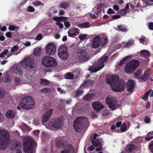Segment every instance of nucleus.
Listing matches in <instances>:
<instances>
[{
	"label": "nucleus",
	"mask_w": 153,
	"mask_h": 153,
	"mask_svg": "<svg viewBox=\"0 0 153 153\" xmlns=\"http://www.w3.org/2000/svg\"><path fill=\"white\" fill-rule=\"evenodd\" d=\"M40 83L42 85H48L49 84V81L46 79H40Z\"/></svg>",
	"instance_id": "obj_38"
},
{
	"label": "nucleus",
	"mask_w": 153,
	"mask_h": 153,
	"mask_svg": "<svg viewBox=\"0 0 153 153\" xmlns=\"http://www.w3.org/2000/svg\"><path fill=\"white\" fill-rule=\"evenodd\" d=\"M100 37L99 35L95 36L93 39L92 46L93 48H96L99 47L101 44Z\"/></svg>",
	"instance_id": "obj_15"
},
{
	"label": "nucleus",
	"mask_w": 153,
	"mask_h": 153,
	"mask_svg": "<svg viewBox=\"0 0 153 153\" xmlns=\"http://www.w3.org/2000/svg\"><path fill=\"white\" fill-rule=\"evenodd\" d=\"M87 36V34H83L82 33L80 34L79 36V38L81 40H83L85 39Z\"/></svg>",
	"instance_id": "obj_48"
},
{
	"label": "nucleus",
	"mask_w": 153,
	"mask_h": 153,
	"mask_svg": "<svg viewBox=\"0 0 153 153\" xmlns=\"http://www.w3.org/2000/svg\"><path fill=\"white\" fill-rule=\"evenodd\" d=\"M20 106H18L17 108L20 110L21 108L23 109H29L33 108L35 105L34 100L30 96H26L22 99L19 103Z\"/></svg>",
	"instance_id": "obj_2"
},
{
	"label": "nucleus",
	"mask_w": 153,
	"mask_h": 153,
	"mask_svg": "<svg viewBox=\"0 0 153 153\" xmlns=\"http://www.w3.org/2000/svg\"><path fill=\"white\" fill-rule=\"evenodd\" d=\"M42 64L46 67H54L57 65L55 59L49 56H45L42 59Z\"/></svg>",
	"instance_id": "obj_6"
},
{
	"label": "nucleus",
	"mask_w": 153,
	"mask_h": 153,
	"mask_svg": "<svg viewBox=\"0 0 153 153\" xmlns=\"http://www.w3.org/2000/svg\"><path fill=\"white\" fill-rule=\"evenodd\" d=\"M92 106L93 109L96 111H100L104 107L102 103L99 101L93 102L92 104Z\"/></svg>",
	"instance_id": "obj_14"
},
{
	"label": "nucleus",
	"mask_w": 153,
	"mask_h": 153,
	"mask_svg": "<svg viewBox=\"0 0 153 153\" xmlns=\"http://www.w3.org/2000/svg\"><path fill=\"white\" fill-rule=\"evenodd\" d=\"M69 6V4L68 2H64L60 3L58 7V8H62L64 9H66Z\"/></svg>",
	"instance_id": "obj_26"
},
{
	"label": "nucleus",
	"mask_w": 153,
	"mask_h": 153,
	"mask_svg": "<svg viewBox=\"0 0 153 153\" xmlns=\"http://www.w3.org/2000/svg\"><path fill=\"white\" fill-rule=\"evenodd\" d=\"M83 91L82 90L78 89L76 91L75 97H77L82 95L83 94Z\"/></svg>",
	"instance_id": "obj_42"
},
{
	"label": "nucleus",
	"mask_w": 153,
	"mask_h": 153,
	"mask_svg": "<svg viewBox=\"0 0 153 153\" xmlns=\"http://www.w3.org/2000/svg\"><path fill=\"white\" fill-rule=\"evenodd\" d=\"M130 58V56H127L123 59L118 63V65L120 66H122L123 64H125L127 59Z\"/></svg>",
	"instance_id": "obj_33"
},
{
	"label": "nucleus",
	"mask_w": 153,
	"mask_h": 153,
	"mask_svg": "<svg viewBox=\"0 0 153 153\" xmlns=\"http://www.w3.org/2000/svg\"><path fill=\"white\" fill-rule=\"evenodd\" d=\"M32 4L34 6H38L40 5L43 6L44 4L39 1L36 0Z\"/></svg>",
	"instance_id": "obj_44"
},
{
	"label": "nucleus",
	"mask_w": 153,
	"mask_h": 153,
	"mask_svg": "<svg viewBox=\"0 0 153 153\" xmlns=\"http://www.w3.org/2000/svg\"><path fill=\"white\" fill-rule=\"evenodd\" d=\"M79 29L74 27L68 31V33L69 36L72 37L77 35L79 33Z\"/></svg>",
	"instance_id": "obj_19"
},
{
	"label": "nucleus",
	"mask_w": 153,
	"mask_h": 153,
	"mask_svg": "<svg viewBox=\"0 0 153 153\" xmlns=\"http://www.w3.org/2000/svg\"><path fill=\"white\" fill-rule=\"evenodd\" d=\"M126 88L127 91L132 92L135 85L134 82L132 80L129 79L126 82Z\"/></svg>",
	"instance_id": "obj_16"
},
{
	"label": "nucleus",
	"mask_w": 153,
	"mask_h": 153,
	"mask_svg": "<svg viewBox=\"0 0 153 153\" xmlns=\"http://www.w3.org/2000/svg\"><path fill=\"white\" fill-rule=\"evenodd\" d=\"M11 80V78L8 75L4 79V81L6 82H10Z\"/></svg>",
	"instance_id": "obj_50"
},
{
	"label": "nucleus",
	"mask_w": 153,
	"mask_h": 153,
	"mask_svg": "<svg viewBox=\"0 0 153 153\" xmlns=\"http://www.w3.org/2000/svg\"><path fill=\"white\" fill-rule=\"evenodd\" d=\"M21 80L20 78L17 77H16L14 79L15 84L16 85H19L20 84Z\"/></svg>",
	"instance_id": "obj_47"
},
{
	"label": "nucleus",
	"mask_w": 153,
	"mask_h": 153,
	"mask_svg": "<svg viewBox=\"0 0 153 153\" xmlns=\"http://www.w3.org/2000/svg\"><path fill=\"white\" fill-rule=\"evenodd\" d=\"M78 59L79 62H85L89 59V57L87 52L86 54L82 55H78Z\"/></svg>",
	"instance_id": "obj_20"
},
{
	"label": "nucleus",
	"mask_w": 153,
	"mask_h": 153,
	"mask_svg": "<svg viewBox=\"0 0 153 153\" xmlns=\"http://www.w3.org/2000/svg\"><path fill=\"white\" fill-rule=\"evenodd\" d=\"M105 100L106 104L108 105L109 108L112 110H115L117 108V104L115 100L110 98L107 97Z\"/></svg>",
	"instance_id": "obj_12"
},
{
	"label": "nucleus",
	"mask_w": 153,
	"mask_h": 153,
	"mask_svg": "<svg viewBox=\"0 0 153 153\" xmlns=\"http://www.w3.org/2000/svg\"><path fill=\"white\" fill-rule=\"evenodd\" d=\"M85 119L83 117H78L76 118L74 121L73 127L76 131L79 132L81 129L84 126Z\"/></svg>",
	"instance_id": "obj_7"
},
{
	"label": "nucleus",
	"mask_w": 153,
	"mask_h": 153,
	"mask_svg": "<svg viewBox=\"0 0 153 153\" xmlns=\"http://www.w3.org/2000/svg\"><path fill=\"white\" fill-rule=\"evenodd\" d=\"M6 116L8 118H13L15 115V112L11 110L8 111L6 112Z\"/></svg>",
	"instance_id": "obj_27"
},
{
	"label": "nucleus",
	"mask_w": 153,
	"mask_h": 153,
	"mask_svg": "<svg viewBox=\"0 0 153 153\" xmlns=\"http://www.w3.org/2000/svg\"><path fill=\"white\" fill-rule=\"evenodd\" d=\"M142 72V70H140L134 73V76L137 78L140 79Z\"/></svg>",
	"instance_id": "obj_36"
},
{
	"label": "nucleus",
	"mask_w": 153,
	"mask_h": 153,
	"mask_svg": "<svg viewBox=\"0 0 153 153\" xmlns=\"http://www.w3.org/2000/svg\"><path fill=\"white\" fill-rule=\"evenodd\" d=\"M98 136L97 134H94L93 137H91V143H92V141H95L97 139L96 137Z\"/></svg>",
	"instance_id": "obj_56"
},
{
	"label": "nucleus",
	"mask_w": 153,
	"mask_h": 153,
	"mask_svg": "<svg viewBox=\"0 0 153 153\" xmlns=\"http://www.w3.org/2000/svg\"><path fill=\"white\" fill-rule=\"evenodd\" d=\"M13 68L14 72L16 75H17V74H19L20 75L22 74V67L21 66L16 65L14 66Z\"/></svg>",
	"instance_id": "obj_22"
},
{
	"label": "nucleus",
	"mask_w": 153,
	"mask_h": 153,
	"mask_svg": "<svg viewBox=\"0 0 153 153\" xmlns=\"http://www.w3.org/2000/svg\"><path fill=\"white\" fill-rule=\"evenodd\" d=\"M140 56L145 58H148L150 56L149 53L147 51L143 50L140 54Z\"/></svg>",
	"instance_id": "obj_31"
},
{
	"label": "nucleus",
	"mask_w": 153,
	"mask_h": 153,
	"mask_svg": "<svg viewBox=\"0 0 153 153\" xmlns=\"http://www.w3.org/2000/svg\"><path fill=\"white\" fill-rule=\"evenodd\" d=\"M14 145V149H16L17 150H20V147L22 146V145L20 142H19L17 143Z\"/></svg>",
	"instance_id": "obj_45"
},
{
	"label": "nucleus",
	"mask_w": 153,
	"mask_h": 153,
	"mask_svg": "<svg viewBox=\"0 0 153 153\" xmlns=\"http://www.w3.org/2000/svg\"><path fill=\"white\" fill-rule=\"evenodd\" d=\"M74 78L73 75L71 73L68 72L65 74V78L67 79H72Z\"/></svg>",
	"instance_id": "obj_37"
},
{
	"label": "nucleus",
	"mask_w": 153,
	"mask_h": 153,
	"mask_svg": "<svg viewBox=\"0 0 153 153\" xmlns=\"http://www.w3.org/2000/svg\"><path fill=\"white\" fill-rule=\"evenodd\" d=\"M25 65L28 68L29 67L31 69H33L35 64L32 58L28 57L25 60Z\"/></svg>",
	"instance_id": "obj_17"
},
{
	"label": "nucleus",
	"mask_w": 153,
	"mask_h": 153,
	"mask_svg": "<svg viewBox=\"0 0 153 153\" xmlns=\"http://www.w3.org/2000/svg\"><path fill=\"white\" fill-rule=\"evenodd\" d=\"M19 28V27L17 26L10 25L8 27L9 30L14 31L16 30H18Z\"/></svg>",
	"instance_id": "obj_43"
},
{
	"label": "nucleus",
	"mask_w": 153,
	"mask_h": 153,
	"mask_svg": "<svg viewBox=\"0 0 153 153\" xmlns=\"http://www.w3.org/2000/svg\"><path fill=\"white\" fill-rule=\"evenodd\" d=\"M149 96L150 97H152L153 96V90L150 89L148 92H147Z\"/></svg>",
	"instance_id": "obj_63"
},
{
	"label": "nucleus",
	"mask_w": 153,
	"mask_h": 153,
	"mask_svg": "<svg viewBox=\"0 0 153 153\" xmlns=\"http://www.w3.org/2000/svg\"><path fill=\"white\" fill-rule=\"evenodd\" d=\"M67 143V141L62 137L59 138L56 141V145L57 148H60L65 147Z\"/></svg>",
	"instance_id": "obj_13"
},
{
	"label": "nucleus",
	"mask_w": 153,
	"mask_h": 153,
	"mask_svg": "<svg viewBox=\"0 0 153 153\" xmlns=\"http://www.w3.org/2000/svg\"><path fill=\"white\" fill-rule=\"evenodd\" d=\"M107 13L108 14H111V13H115V12L112 9L109 8L108 9L107 12Z\"/></svg>",
	"instance_id": "obj_62"
},
{
	"label": "nucleus",
	"mask_w": 153,
	"mask_h": 153,
	"mask_svg": "<svg viewBox=\"0 0 153 153\" xmlns=\"http://www.w3.org/2000/svg\"><path fill=\"white\" fill-rule=\"evenodd\" d=\"M94 96L93 94H86L83 98V100L85 101H89L92 100Z\"/></svg>",
	"instance_id": "obj_29"
},
{
	"label": "nucleus",
	"mask_w": 153,
	"mask_h": 153,
	"mask_svg": "<svg viewBox=\"0 0 153 153\" xmlns=\"http://www.w3.org/2000/svg\"><path fill=\"white\" fill-rule=\"evenodd\" d=\"M10 136L7 131L0 130V149H5L9 143Z\"/></svg>",
	"instance_id": "obj_3"
},
{
	"label": "nucleus",
	"mask_w": 153,
	"mask_h": 153,
	"mask_svg": "<svg viewBox=\"0 0 153 153\" xmlns=\"http://www.w3.org/2000/svg\"><path fill=\"white\" fill-rule=\"evenodd\" d=\"M119 12L120 14L122 16L126 14L127 13V11L124 8L120 10Z\"/></svg>",
	"instance_id": "obj_49"
},
{
	"label": "nucleus",
	"mask_w": 153,
	"mask_h": 153,
	"mask_svg": "<svg viewBox=\"0 0 153 153\" xmlns=\"http://www.w3.org/2000/svg\"><path fill=\"white\" fill-rule=\"evenodd\" d=\"M87 51L85 50H83L81 49H77L76 53L79 55H82L83 54H86Z\"/></svg>",
	"instance_id": "obj_34"
},
{
	"label": "nucleus",
	"mask_w": 153,
	"mask_h": 153,
	"mask_svg": "<svg viewBox=\"0 0 153 153\" xmlns=\"http://www.w3.org/2000/svg\"><path fill=\"white\" fill-rule=\"evenodd\" d=\"M34 143L31 138L26 137L23 139V147L25 153H33V145Z\"/></svg>",
	"instance_id": "obj_4"
},
{
	"label": "nucleus",
	"mask_w": 153,
	"mask_h": 153,
	"mask_svg": "<svg viewBox=\"0 0 153 153\" xmlns=\"http://www.w3.org/2000/svg\"><path fill=\"white\" fill-rule=\"evenodd\" d=\"M53 111V109H51L48 110L44 114L42 118V123L44 125L45 123L50 119Z\"/></svg>",
	"instance_id": "obj_18"
},
{
	"label": "nucleus",
	"mask_w": 153,
	"mask_h": 153,
	"mask_svg": "<svg viewBox=\"0 0 153 153\" xmlns=\"http://www.w3.org/2000/svg\"><path fill=\"white\" fill-rule=\"evenodd\" d=\"M148 27L150 30H153V22L149 23Z\"/></svg>",
	"instance_id": "obj_64"
},
{
	"label": "nucleus",
	"mask_w": 153,
	"mask_h": 153,
	"mask_svg": "<svg viewBox=\"0 0 153 153\" xmlns=\"http://www.w3.org/2000/svg\"><path fill=\"white\" fill-rule=\"evenodd\" d=\"M68 50V48L64 45L60 46L58 50V56L59 58L62 60L67 59L69 56Z\"/></svg>",
	"instance_id": "obj_8"
},
{
	"label": "nucleus",
	"mask_w": 153,
	"mask_h": 153,
	"mask_svg": "<svg viewBox=\"0 0 153 153\" xmlns=\"http://www.w3.org/2000/svg\"><path fill=\"white\" fill-rule=\"evenodd\" d=\"M104 142L102 140V139L101 138H98L97 139L94 141H92V144L93 146H101L103 144Z\"/></svg>",
	"instance_id": "obj_21"
},
{
	"label": "nucleus",
	"mask_w": 153,
	"mask_h": 153,
	"mask_svg": "<svg viewBox=\"0 0 153 153\" xmlns=\"http://www.w3.org/2000/svg\"><path fill=\"white\" fill-rule=\"evenodd\" d=\"M67 149L66 150H68L70 151V152L71 153H73L74 150V146L71 144H68L67 146Z\"/></svg>",
	"instance_id": "obj_35"
},
{
	"label": "nucleus",
	"mask_w": 153,
	"mask_h": 153,
	"mask_svg": "<svg viewBox=\"0 0 153 153\" xmlns=\"http://www.w3.org/2000/svg\"><path fill=\"white\" fill-rule=\"evenodd\" d=\"M134 145L133 144H129L126 146V152L127 153H130L134 149Z\"/></svg>",
	"instance_id": "obj_25"
},
{
	"label": "nucleus",
	"mask_w": 153,
	"mask_h": 153,
	"mask_svg": "<svg viewBox=\"0 0 153 153\" xmlns=\"http://www.w3.org/2000/svg\"><path fill=\"white\" fill-rule=\"evenodd\" d=\"M42 51V49L39 47H37L34 49L33 53V54L35 56H39Z\"/></svg>",
	"instance_id": "obj_28"
},
{
	"label": "nucleus",
	"mask_w": 153,
	"mask_h": 153,
	"mask_svg": "<svg viewBox=\"0 0 153 153\" xmlns=\"http://www.w3.org/2000/svg\"><path fill=\"white\" fill-rule=\"evenodd\" d=\"M119 76L117 75H111L106 80L107 82L111 86H114L112 88L113 91L116 92L123 91L126 87L125 81L124 80H119Z\"/></svg>",
	"instance_id": "obj_1"
},
{
	"label": "nucleus",
	"mask_w": 153,
	"mask_h": 153,
	"mask_svg": "<svg viewBox=\"0 0 153 153\" xmlns=\"http://www.w3.org/2000/svg\"><path fill=\"white\" fill-rule=\"evenodd\" d=\"M120 18V16L119 15H114L112 17V20H116Z\"/></svg>",
	"instance_id": "obj_58"
},
{
	"label": "nucleus",
	"mask_w": 153,
	"mask_h": 153,
	"mask_svg": "<svg viewBox=\"0 0 153 153\" xmlns=\"http://www.w3.org/2000/svg\"><path fill=\"white\" fill-rule=\"evenodd\" d=\"M110 114V112L109 110L106 109L103 112L102 115L103 116H106Z\"/></svg>",
	"instance_id": "obj_57"
},
{
	"label": "nucleus",
	"mask_w": 153,
	"mask_h": 153,
	"mask_svg": "<svg viewBox=\"0 0 153 153\" xmlns=\"http://www.w3.org/2000/svg\"><path fill=\"white\" fill-rule=\"evenodd\" d=\"M68 19L67 17L65 16L54 17L53 18V20L56 22H65Z\"/></svg>",
	"instance_id": "obj_23"
},
{
	"label": "nucleus",
	"mask_w": 153,
	"mask_h": 153,
	"mask_svg": "<svg viewBox=\"0 0 153 153\" xmlns=\"http://www.w3.org/2000/svg\"><path fill=\"white\" fill-rule=\"evenodd\" d=\"M84 83L85 85H89L93 84V82L91 80L87 79L84 81Z\"/></svg>",
	"instance_id": "obj_46"
},
{
	"label": "nucleus",
	"mask_w": 153,
	"mask_h": 153,
	"mask_svg": "<svg viewBox=\"0 0 153 153\" xmlns=\"http://www.w3.org/2000/svg\"><path fill=\"white\" fill-rule=\"evenodd\" d=\"M134 43L133 41H129L126 44L125 46L127 47L131 45Z\"/></svg>",
	"instance_id": "obj_59"
},
{
	"label": "nucleus",
	"mask_w": 153,
	"mask_h": 153,
	"mask_svg": "<svg viewBox=\"0 0 153 153\" xmlns=\"http://www.w3.org/2000/svg\"><path fill=\"white\" fill-rule=\"evenodd\" d=\"M56 47L53 43L48 44L46 48V53L47 55H52L56 52Z\"/></svg>",
	"instance_id": "obj_11"
},
{
	"label": "nucleus",
	"mask_w": 153,
	"mask_h": 153,
	"mask_svg": "<svg viewBox=\"0 0 153 153\" xmlns=\"http://www.w3.org/2000/svg\"><path fill=\"white\" fill-rule=\"evenodd\" d=\"M147 92L142 97V99L145 100L146 101L148 99L149 96Z\"/></svg>",
	"instance_id": "obj_53"
},
{
	"label": "nucleus",
	"mask_w": 153,
	"mask_h": 153,
	"mask_svg": "<svg viewBox=\"0 0 153 153\" xmlns=\"http://www.w3.org/2000/svg\"><path fill=\"white\" fill-rule=\"evenodd\" d=\"M62 122L63 120L61 118H55L51 120L49 124L53 127L57 128L61 127Z\"/></svg>",
	"instance_id": "obj_10"
},
{
	"label": "nucleus",
	"mask_w": 153,
	"mask_h": 153,
	"mask_svg": "<svg viewBox=\"0 0 153 153\" xmlns=\"http://www.w3.org/2000/svg\"><path fill=\"white\" fill-rule=\"evenodd\" d=\"M139 62L136 60H133L127 63L125 67V71L127 74L132 73L139 66Z\"/></svg>",
	"instance_id": "obj_5"
},
{
	"label": "nucleus",
	"mask_w": 153,
	"mask_h": 153,
	"mask_svg": "<svg viewBox=\"0 0 153 153\" xmlns=\"http://www.w3.org/2000/svg\"><path fill=\"white\" fill-rule=\"evenodd\" d=\"M149 71L147 70L145 71L140 79L143 81H146L149 79Z\"/></svg>",
	"instance_id": "obj_24"
},
{
	"label": "nucleus",
	"mask_w": 153,
	"mask_h": 153,
	"mask_svg": "<svg viewBox=\"0 0 153 153\" xmlns=\"http://www.w3.org/2000/svg\"><path fill=\"white\" fill-rule=\"evenodd\" d=\"M50 91V89L49 88H45L42 89L41 92L43 93H47Z\"/></svg>",
	"instance_id": "obj_52"
},
{
	"label": "nucleus",
	"mask_w": 153,
	"mask_h": 153,
	"mask_svg": "<svg viewBox=\"0 0 153 153\" xmlns=\"http://www.w3.org/2000/svg\"><path fill=\"white\" fill-rule=\"evenodd\" d=\"M27 10L30 12H33L35 11V9L32 6H30L27 8Z\"/></svg>",
	"instance_id": "obj_55"
},
{
	"label": "nucleus",
	"mask_w": 153,
	"mask_h": 153,
	"mask_svg": "<svg viewBox=\"0 0 153 153\" xmlns=\"http://www.w3.org/2000/svg\"><path fill=\"white\" fill-rule=\"evenodd\" d=\"M56 24L59 26V27L60 29L63 28V25L60 23V22H57L56 23Z\"/></svg>",
	"instance_id": "obj_60"
},
{
	"label": "nucleus",
	"mask_w": 153,
	"mask_h": 153,
	"mask_svg": "<svg viewBox=\"0 0 153 153\" xmlns=\"http://www.w3.org/2000/svg\"><path fill=\"white\" fill-rule=\"evenodd\" d=\"M101 41V46L102 47H104L106 45L108 41L107 37H103L100 39Z\"/></svg>",
	"instance_id": "obj_32"
},
{
	"label": "nucleus",
	"mask_w": 153,
	"mask_h": 153,
	"mask_svg": "<svg viewBox=\"0 0 153 153\" xmlns=\"http://www.w3.org/2000/svg\"><path fill=\"white\" fill-rule=\"evenodd\" d=\"M108 58V57L107 56H103L97 62V65L96 67L97 69L96 70L95 69H94L92 67H90L89 68V71L93 72H95L102 69L104 66V63Z\"/></svg>",
	"instance_id": "obj_9"
},
{
	"label": "nucleus",
	"mask_w": 153,
	"mask_h": 153,
	"mask_svg": "<svg viewBox=\"0 0 153 153\" xmlns=\"http://www.w3.org/2000/svg\"><path fill=\"white\" fill-rule=\"evenodd\" d=\"M119 29L123 32H126L128 30L126 27L123 25H120L118 27Z\"/></svg>",
	"instance_id": "obj_41"
},
{
	"label": "nucleus",
	"mask_w": 153,
	"mask_h": 153,
	"mask_svg": "<svg viewBox=\"0 0 153 153\" xmlns=\"http://www.w3.org/2000/svg\"><path fill=\"white\" fill-rule=\"evenodd\" d=\"M144 122L145 123H148L150 122V117H148V116L146 115L144 117Z\"/></svg>",
	"instance_id": "obj_54"
},
{
	"label": "nucleus",
	"mask_w": 153,
	"mask_h": 153,
	"mask_svg": "<svg viewBox=\"0 0 153 153\" xmlns=\"http://www.w3.org/2000/svg\"><path fill=\"white\" fill-rule=\"evenodd\" d=\"M6 95L5 91L2 88H0V99L3 98Z\"/></svg>",
	"instance_id": "obj_39"
},
{
	"label": "nucleus",
	"mask_w": 153,
	"mask_h": 153,
	"mask_svg": "<svg viewBox=\"0 0 153 153\" xmlns=\"http://www.w3.org/2000/svg\"><path fill=\"white\" fill-rule=\"evenodd\" d=\"M8 51L7 49H5L4 51L0 53V57L2 58L6 55L8 53Z\"/></svg>",
	"instance_id": "obj_51"
},
{
	"label": "nucleus",
	"mask_w": 153,
	"mask_h": 153,
	"mask_svg": "<svg viewBox=\"0 0 153 153\" xmlns=\"http://www.w3.org/2000/svg\"><path fill=\"white\" fill-rule=\"evenodd\" d=\"M90 26V24L88 22L81 23L78 25V27L80 28H88Z\"/></svg>",
	"instance_id": "obj_30"
},
{
	"label": "nucleus",
	"mask_w": 153,
	"mask_h": 153,
	"mask_svg": "<svg viewBox=\"0 0 153 153\" xmlns=\"http://www.w3.org/2000/svg\"><path fill=\"white\" fill-rule=\"evenodd\" d=\"M120 130L121 132H124L126 131L127 129V126L125 123H123L120 127Z\"/></svg>",
	"instance_id": "obj_40"
},
{
	"label": "nucleus",
	"mask_w": 153,
	"mask_h": 153,
	"mask_svg": "<svg viewBox=\"0 0 153 153\" xmlns=\"http://www.w3.org/2000/svg\"><path fill=\"white\" fill-rule=\"evenodd\" d=\"M104 6V4L102 3H101L98 5L97 9L101 10V9L103 8Z\"/></svg>",
	"instance_id": "obj_61"
}]
</instances>
